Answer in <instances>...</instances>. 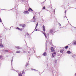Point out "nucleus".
<instances>
[{"instance_id":"obj_1","label":"nucleus","mask_w":76,"mask_h":76,"mask_svg":"<svg viewBox=\"0 0 76 76\" xmlns=\"http://www.w3.org/2000/svg\"><path fill=\"white\" fill-rule=\"evenodd\" d=\"M54 29H51L50 30L49 33L50 34L53 35V33H54Z\"/></svg>"},{"instance_id":"obj_2","label":"nucleus","mask_w":76,"mask_h":76,"mask_svg":"<svg viewBox=\"0 0 76 76\" xmlns=\"http://www.w3.org/2000/svg\"><path fill=\"white\" fill-rule=\"evenodd\" d=\"M19 26H22V28H23V27H25V26H26V25H25V24H22L19 25Z\"/></svg>"},{"instance_id":"obj_3","label":"nucleus","mask_w":76,"mask_h":76,"mask_svg":"<svg viewBox=\"0 0 76 76\" xmlns=\"http://www.w3.org/2000/svg\"><path fill=\"white\" fill-rule=\"evenodd\" d=\"M32 22H35L36 20V18H35V16H34L33 18L32 19Z\"/></svg>"},{"instance_id":"obj_4","label":"nucleus","mask_w":76,"mask_h":76,"mask_svg":"<svg viewBox=\"0 0 76 76\" xmlns=\"http://www.w3.org/2000/svg\"><path fill=\"white\" fill-rule=\"evenodd\" d=\"M47 53H46V52H44L43 54L42 55L44 56H46L47 55Z\"/></svg>"},{"instance_id":"obj_5","label":"nucleus","mask_w":76,"mask_h":76,"mask_svg":"<svg viewBox=\"0 0 76 76\" xmlns=\"http://www.w3.org/2000/svg\"><path fill=\"white\" fill-rule=\"evenodd\" d=\"M23 13H24V14H29V12L28 11H24Z\"/></svg>"},{"instance_id":"obj_6","label":"nucleus","mask_w":76,"mask_h":76,"mask_svg":"<svg viewBox=\"0 0 76 76\" xmlns=\"http://www.w3.org/2000/svg\"><path fill=\"white\" fill-rule=\"evenodd\" d=\"M72 44H73V45H76V41H74L72 42Z\"/></svg>"},{"instance_id":"obj_7","label":"nucleus","mask_w":76,"mask_h":76,"mask_svg":"<svg viewBox=\"0 0 76 76\" xmlns=\"http://www.w3.org/2000/svg\"><path fill=\"white\" fill-rule=\"evenodd\" d=\"M42 28L43 31H45V26H44V25L43 26Z\"/></svg>"},{"instance_id":"obj_8","label":"nucleus","mask_w":76,"mask_h":76,"mask_svg":"<svg viewBox=\"0 0 76 76\" xmlns=\"http://www.w3.org/2000/svg\"><path fill=\"white\" fill-rule=\"evenodd\" d=\"M4 52H5V53H9V51L7 50H3Z\"/></svg>"},{"instance_id":"obj_9","label":"nucleus","mask_w":76,"mask_h":76,"mask_svg":"<svg viewBox=\"0 0 76 76\" xmlns=\"http://www.w3.org/2000/svg\"><path fill=\"white\" fill-rule=\"evenodd\" d=\"M50 50L52 51V52H53V50H54V48L53 47H51L50 48Z\"/></svg>"},{"instance_id":"obj_10","label":"nucleus","mask_w":76,"mask_h":76,"mask_svg":"<svg viewBox=\"0 0 76 76\" xmlns=\"http://www.w3.org/2000/svg\"><path fill=\"white\" fill-rule=\"evenodd\" d=\"M43 33L44 35H45L46 38H47V36H46L47 34H45V33H44V32H43Z\"/></svg>"},{"instance_id":"obj_11","label":"nucleus","mask_w":76,"mask_h":76,"mask_svg":"<svg viewBox=\"0 0 76 76\" xmlns=\"http://www.w3.org/2000/svg\"><path fill=\"white\" fill-rule=\"evenodd\" d=\"M67 54H71V52H70V51L68 50V51H67Z\"/></svg>"},{"instance_id":"obj_12","label":"nucleus","mask_w":76,"mask_h":76,"mask_svg":"<svg viewBox=\"0 0 76 76\" xmlns=\"http://www.w3.org/2000/svg\"><path fill=\"white\" fill-rule=\"evenodd\" d=\"M63 51H64V50L63 49L61 50H60V53H63Z\"/></svg>"},{"instance_id":"obj_13","label":"nucleus","mask_w":76,"mask_h":76,"mask_svg":"<svg viewBox=\"0 0 76 76\" xmlns=\"http://www.w3.org/2000/svg\"><path fill=\"white\" fill-rule=\"evenodd\" d=\"M38 23H37L36 25V27H35V29H36V28H37V26H38Z\"/></svg>"},{"instance_id":"obj_14","label":"nucleus","mask_w":76,"mask_h":76,"mask_svg":"<svg viewBox=\"0 0 76 76\" xmlns=\"http://www.w3.org/2000/svg\"><path fill=\"white\" fill-rule=\"evenodd\" d=\"M29 9L30 10H31V11H33V10H32V8H31L29 7Z\"/></svg>"},{"instance_id":"obj_15","label":"nucleus","mask_w":76,"mask_h":76,"mask_svg":"<svg viewBox=\"0 0 76 76\" xmlns=\"http://www.w3.org/2000/svg\"><path fill=\"white\" fill-rule=\"evenodd\" d=\"M57 54V53L56 52H54L53 53V55H54V54H55V55H56Z\"/></svg>"},{"instance_id":"obj_16","label":"nucleus","mask_w":76,"mask_h":76,"mask_svg":"<svg viewBox=\"0 0 76 76\" xmlns=\"http://www.w3.org/2000/svg\"><path fill=\"white\" fill-rule=\"evenodd\" d=\"M20 53V51H17L16 52V53Z\"/></svg>"},{"instance_id":"obj_17","label":"nucleus","mask_w":76,"mask_h":76,"mask_svg":"<svg viewBox=\"0 0 76 76\" xmlns=\"http://www.w3.org/2000/svg\"><path fill=\"white\" fill-rule=\"evenodd\" d=\"M0 47H4V46H3V45H2V44H0Z\"/></svg>"},{"instance_id":"obj_18","label":"nucleus","mask_w":76,"mask_h":76,"mask_svg":"<svg viewBox=\"0 0 76 76\" xmlns=\"http://www.w3.org/2000/svg\"><path fill=\"white\" fill-rule=\"evenodd\" d=\"M20 47L19 46H17L16 47V48H18V49H20V48H19Z\"/></svg>"},{"instance_id":"obj_19","label":"nucleus","mask_w":76,"mask_h":76,"mask_svg":"<svg viewBox=\"0 0 76 76\" xmlns=\"http://www.w3.org/2000/svg\"><path fill=\"white\" fill-rule=\"evenodd\" d=\"M31 69V70H35V71H38V70H36V69Z\"/></svg>"},{"instance_id":"obj_20","label":"nucleus","mask_w":76,"mask_h":76,"mask_svg":"<svg viewBox=\"0 0 76 76\" xmlns=\"http://www.w3.org/2000/svg\"><path fill=\"white\" fill-rule=\"evenodd\" d=\"M67 48H68V46H66L65 47V49H67Z\"/></svg>"},{"instance_id":"obj_21","label":"nucleus","mask_w":76,"mask_h":76,"mask_svg":"<svg viewBox=\"0 0 76 76\" xmlns=\"http://www.w3.org/2000/svg\"><path fill=\"white\" fill-rule=\"evenodd\" d=\"M28 63H26V67H27V66H28Z\"/></svg>"},{"instance_id":"obj_22","label":"nucleus","mask_w":76,"mask_h":76,"mask_svg":"<svg viewBox=\"0 0 76 76\" xmlns=\"http://www.w3.org/2000/svg\"><path fill=\"white\" fill-rule=\"evenodd\" d=\"M56 56V55H55V54H53H53H52V57H54V56Z\"/></svg>"},{"instance_id":"obj_23","label":"nucleus","mask_w":76,"mask_h":76,"mask_svg":"<svg viewBox=\"0 0 76 76\" xmlns=\"http://www.w3.org/2000/svg\"><path fill=\"white\" fill-rule=\"evenodd\" d=\"M0 22L2 23V21L1 20V18H0Z\"/></svg>"},{"instance_id":"obj_24","label":"nucleus","mask_w":76,"mask_h":76,"mask_svg":"<svg viewBox=\"0 0 76 76\" xmlns=\"http://www.w3.org/2000/svg\"><path fill=\"white\" fill-rule=\"evenodd\" d=\"M16 29H18V30H19V27H17L16 28Z\"/></svg>"},{"instance_id":"obj_25","label":"nucleus","mask_w":76,"mask_h":76,"mask_svg":"<svg viewBox=\"0 0 76 76\" xmlns=\"http://www.w3.org/2000/svg\"><path fill=\"white\" fill-rule=\"evenodd\" d=\"M43 9L44 10V9H45V7H44L43 8Z\"/></svg>"},{"instance_id":"obj_26","label":"nucleus","mask_w":76,"mask_h":76,"mask_svg":"<svg viewBox=\"0 0 76 76\" xmlns=\"http://www.w3.org/2000/svg\"><path fill=\"white\" fill-rule=\"evenodd\" d=\"M55 72H56V71H55V72H54L53 71V75H54V73H55Z\"/></svg>"},{"instance_id":"obj_27","label":"nucleus","mask_w":76,"mask_h":76,"mask_svg":"<svg viewBox=\"0 0 76 76\" xmlns=\"http://www.w3.org/2000/svg\"><path fill=\"white\" fill-rule=\"evenodd\" d=\"M19 30H20V31H22V28H19Z\"/></svg>"},{"instance_id":"obj_28","label":"nucleus","mask_w":76,"mask_h":76,"mask_svg":"<svg viewBox=\"0 0 76 76\" xmlns=\"http://www.w3.org/2000/svg\"><path fill=\"white\" fill-rule=\"evenodd\" d=\"M13 62V59H12L11 60V63H12H12Z\"/></svg>"},{"instance_id":"obj_29","label":"nucleus","mask_w":76,"mask_h":76,"mask_svg":"<svg viewBox=\"0 0 76 76\" xmlns=\"http://www.w3.org/2000/svg\"><path fill=\"white\" fill-rule=\"evenodd\" d=\"M1 58H2V56H0V59Z\"/></svg>"},{"instance_id":"obj_30","label":"nucleus","mask_w":76,"mask_h":76,"mask_svg":"<svg viewBox=\"0 0 76 76\" xmlns=\"http://www.w3.org/2000/svg\"><path fill=\"white\" fill-rule=\"evenodd\" d=\"M56 10V9H54L53 10V12H54V13H55V11Z\"/></svg>"},{"instance_id":"obj_31","label":"nucleus","mask_w":76,"mask_h":76,"mask_svg":"<svg viewBox=\"0 0 76 76\" xmlns=\"http://www.w3.org/2000/svg\"><path fill=\"white\" fill-rule=\"evenodd\" d=\"M28 11L29 12H30V10H29V8H28Z\"/></svg>"},{"instance_id":"obj_32","label":"nucleus","mask_w":76,"mask_h":76,"mask_svg":"<svg viewBox=\"0 0 76 76\" xmlns=\"http://www.w3.org/2000/svg\"><path fill=\"white\" fill-rule=\"evenodd\" d=\"M55 63H57V61L55 60Z\"/></svg>"},{"instance_id":"obj_33","label":"nucleus","mask_w":76,"mask_h":76,"mask_svg":"<svg viewBox=\"0 0 76 76\" xmlns=\"http://www.w3.org/2000/svg\"><path fill=\"white\" fill-rule=\"evenodd\" d=\"M23 73H24V71H23L22 74H23Z\"/></svg>"},{"instance_id":"obj_34","label":"nucleus","mask_w":76,"mask_h":76,"mask_svg":"<svg viewBox=\"0 0 76 76\" xmlns=\"http://www.w3.org/2000/svg\"><path fill=\"white\" fill-rule=\"evenodd\" d=\"M58 24L59 26H61V25L60 24V23H58Z\"/></svg>"},{"instance_id":"obj_35","label":"nucleus","mask_w":76,"mask_h":76,"mask_svg":"<svg viewBox=\"0 0 76 76\" xmlns=\"http://www.w3.org/2000/svg\"><path fill=\"white\" fill-rule=\"evenodd\" d=\"M19 76H22V74H19Z\"/></svg>"},{"instance_id":"obj_36","label":"nucleus","mask_w":76,"mask_h":76,"mask_svg":"<svg viewBox=\"0 0 76 76\" xmlns=\"http://www.w3.org/2000/svg\"><path fill=\"white\" fill-rule=\"evenodd\" d=\"M66 13V10H65V13Z\"/></svg>"},{"instance_id":"obj_37","label":"nucleus","mask_w":76,"mask_h":76,"mask_svg":"<svg viewBox=\"0 0 76 76\" xmlns=\"http://www.w3.org/2000/svg\"><path fill=\"white\" fill-rule=\"evenodd\" d=\"M23 53H26V51H23Z\"/></svg>"},{"instance_id":"obj_38","label":"nucleus","mask_w":76,"mask_h":76,"mask_svg":"<svg viewBox=\"0 0 76 76\" xmlns=\"http://www.w3.org/2000/svg\"><path fill=\"white\" fill-rule=\"evenodd\" d=\"M36 31H37V29H36V30H35Z\"/></svg>"},{"instance_id":"obj_39","label":"nucleus","mask_w":76,"mask_h":76,"mask_svg":"<svg viewBox=\"0 0 76 76\" xmlns=\"http://www.w3.org/2000/svg\"><path fill=\"white\" fill-rule=\"evenodd\" d=\"M27 34L28 35H29V34L27 33Z\"/></svg>"},{"instance_id":"obj_40","label":"nucleus","mask_w":76,"mask_h":76,"mask_svg":"<svg viewBox=\"0 0 76 76\" xmlns=\"http://www.w3.org/2000/svg\"><path fill=\"white\" fill-rule=\"evenodd\" d=\"M28 53H30V52L28 51Z\"/></svg>"},{"instance_id":"obj_41","label":"nucleus","mask_w":76,"mask_h":76,"mask_svg":"<svg viewBox=\"0 0 76 76\" xmlns=\"http://www.w3.org/2000/svg\"><path fill=\"white\" fill-rule=\"evenodd\" d=\"M9 57V56H7V57Z\"/></svg>"},{"instance_id":"obj_42","label":"nucleus","mask_w":76,"mask_h":76,"mask_svg":"<svg viewBox=\"0 0 76 76\" xmlns=\"http://www.w3.org/2000/svg\"><path fill=\"white\" fill-rule=\"evenodd\" d=\"M50 4H51V2H50Z\"/></svg>"},{"instance_id":"obj_43","label":"nucleus","mask_w":76,"mask_h":76,"mask_svg":"<svg viewBox=\"0 0 76 76\" xmlns=\"http://www.w3.org/2000/svg\"><path fill=\"white\" fill-rule=\"evenodd\" d=\"M2 10H5L4 9H2Z\"/></svg>"},{"instance_id":"obj_44","label":"nucleus","mask_w":76,"mask_h":76,"mask_svg":"<svg viewBox=\"0 0 76 76\" xmlns=\"http://www.w3.org/2000/svg\"><path fill=\"white\" fill-rule=\"evenodd\" d=\"M25 37H26V35H25Z\"/></svg>"},{"instance_id":"obj_45","label":"nucleus","mask_w":76,"mask_h":76,"mask_svg":"<svg viewBox=\"0 0 76 76\" xmlns=\"http://www.w3.org/2000/svg\"><path fill=\"white\" fill-rule=\"evenodd\" d=\"M11 27H12V26L10 28H11Z\"/></svg>"},{"instance_id":"obj_46","label":"nucleus","mask_w":76,"mask_h":76,"mask_svg":"<svg viewBox=\"0 0 76 76\" xmlns=\"http://www.w3.org/2000/svg\"><path fill=\"white\" fill-rule=\"evenodd\" d=\"M72 57H73V56H72Z\"/></svg>"}]
</instances>
